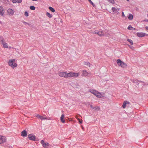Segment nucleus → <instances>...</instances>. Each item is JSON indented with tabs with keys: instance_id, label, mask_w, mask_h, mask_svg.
<instances>
[{
	"instance_id": "39448f33",
	"label": "nucleus",
	"mask_w": 148,
	"mask_h": 148,
	"mask_svg": "<svg viewBox=\"0 0 148 148\" xmlns=\"http://www.w3.org/2000/svg\"><path fill=\"white\" fill-rule=\"evenodd\" d=\"M28 138L29 139L35 141L36 137L33 134H30L28 135Z\"/></svg>"
},
{
	"instance_id": "79ce46f5",
	"label": "nucleus",
	"mask_w": 148,
	"mask_h": 148,
	"mask_svg": "<svg viewBox=\"0 0 148 148\" xmlns=\"http://www.w3.org/2000/svg\"><path fill=\"white\" fill-rule=\"evenodd\" d=\"M145 28L147 30H148V27L147 26L145 27Z\"/></svg>"
},
{
	"instance_id": "423d86ee",
	"label": "nucleus",
	"mask_w": 148,
	"mask_h": 148,
	"mask_svg": "<svg viewBox=\"0 0 148 148\" xmlns=\"http://www.w3.org/2000/svg\"><path fill=\"white\" fill-rule=\"evenodd\" d=\"M14 12V10L12 9H9L7 10L8 14L10 16H12Z\"/></svg>"
},
{
	"instance_id": "4c0bfd02",
	"label": "nucleus",
	"mask_w": 148,
	"mask_h": 148,
	"mask_svg": "<svg viewBox=\"0 0 148 148\" xmlns=\"http://www.w3.org/2000/svg\"><path fill=\"white\" fill-rule=\"evenodd\" d=\"M78 120H79V123L81 124V123H82V121L80 120L79 119H78Z\"/></svg>"
},
{
	"instance_id": "6e6552de",
	"label": "nucleus",
	"mask_w": 148,
	"mask_h": 148,
	"mask_svg": "<svg viewBox=\"0 0 148 148\" xmlns=\"http://www.w3.org/2000/svg\"><path fill=\"white\" fill-rule=\"evenodd\" d=\"M6 137L4 136H0V144L3 143L6 141Z\"/></svg>"
},
{
	"instance_id": "f3484780",
	"label": "nucleus",
	"mask_w": 148,
	"mask_h": 148,
	"mask_svg": "<svg viewBox=\"0 0 148 148\" xmlns=\"http://www.w3.org/2000/svg\"><path fill=\"white\" fill-rule=\"evenodd\" d=\"M88 73L86 71H83L82 74V76H87L88 75Z\"/></svg>"
},
{
	"instance_id": "7c9ffc66",
	"label": "nucleus",
	"mask_w": 148,
	"mask_h": 148,
	"mask_svg": "<svg viewBox=\"0 0 148 148\" xmlns=\"http://www.w3.org/2000/svg\"><path fill=\"white\" fill-rule=\"evenodd\" d=\"M109 1L110 3L113 4L114 3V0H109Z\"/></svg>"
},
{
	"instance_id": "ea45409f",
	"label": "nucleus",
	"mask_w": 148,
	"mask_h": 148,
	"mask_svg": "<svg viewBox=\"0 0 148 148\" xmlns=\"http://www.w3.org/2000/svg\"><path fill=\"white\" fill-rule=\"evenodd\" d=\"M144 21L148 22V20L146 19L144 20Z\"/></svg>"
},
{
	"instance_id": "c9c22d12",
	"label": "nucleus",
	"mask_w": 148,
	"mask_h": 148,
	"mask_svg": "<svg viewBox=\"0 0 148 148\" xmlns=\"http://www.w3.org/2000/svg\"><path fill=\"white\" fill-rule=\"evenodd\" d=\"M16 0H13L12 1V2L13 3H16Z\"/></svg>"
},
{
	"instance_id": "ddd939ff",
	"label": "nucleus",
	"mask_w": 148,
	"mask_h": 148,
	"mask_svg": "<svg viewBox=\"0 0 148 148\" xmlns=\"http://www.w3.org/2000/svg\"><path fill=\"white\" fill-rule=\"evenodd\" d=\"M130 103L129 101H125L123 102V104L122 107L123 108H125L126 107V105L127 104H130Z\"/></svg>"
},
{
	"instance_id": "f257e3e1",
	"label": "nucleus",
	"mask_w": 148,
	"mask_h": 148,
	"mask_svg": "<svg viewBox=\"0 0 148 148\" xmlns=\"http://www.w3.org/2000/svg\"><path fill=\"white\" fill-rule=\"evenodd\" d=\"M15 59H13L10 60L8 62L9 65L13 69L17 66V64L15 63Z\"/></svg>"
},
{
	"instance_id": "e433bc0d",
	"label": "nucleus",
	"mask_w": 148,
	"mask_h": 148,
	"mask_svg": "<svg viewBox=\"0 0 148 148\" xmlns=\"http://www.w3.org/2000/svg\"><path fill=\"white\" fill-rule=\"evenodd\" d=\"M98 31H95L94 32V33L95 34H98Z\"/></svg>"
},
{
	"instance_id": "49530a36",
	"label": "nucleus",
	"mask_w": 148,
	"mask_h": 148,
	"mask_svg": "<svg viewBox=\"0 0 148 148\" xmlns=\"http://www.w3.org/2000/svg\"><path fill=\"white\" fill-rule=\"evenodd\" d=\"M127 0V1H129V0Z\"/></svg>"
},
{
	"instance_id": "9b49d317",
	"label": "nucleus",
	"mask_w": 148,
	"mask_h": 148,
	"mask_svg": "<svg viewBox=\"0 0 148 148\" xmlns=\"http://www.w3.org/2000/svg\"><path fill=\"white\" fill-rule=\"evenodd\" d=\"M1 43L3 44V47L5 48H8V46L7 43L5 42H4L3 39V38L1 40Z\"/></svg>"
},
{
	"instance_id": "a18cd8bd",
	"label": "nucleus",
	"mask_w": 148,
	"mask_h": 148,
	"mask_svg": "<svg viewBox=\"0 0 148 148\" xmlns=\"http://www.w3.org/2000/svg\"><path fill=\"white\" fill-rule=\"evenodd\" d=\"M1 23V21H0V23Z\"/></svg>"
},
{
	"instance_id": "a878e982",
	"label": "nucleus",
	"mask_w": 148,
	"mask_h": 148,
	"mask_svg": "<svg viewBox=\"0 0 148 148\" xmlns=\"http://www.w3.org/2000/svg\"><path fill=\"white\" fill-rule=\"evenodd\" d=\"M40 119L41 120H43L47 119L46 117L43 116H41Z\"/></svg>"
},
{
	"instance_id": "2eb2a0df",
	"label": "nucleus",
	"mask_w": 148,
	"mask_h": 148,
	"mask_svg": "<svg viewBox=\"0 0 148 148\" xmlns=\"http://www.w3.org/2000/svg\"><path fill=\"white\" fill-rule=\"evenodd\" d=\"M27 132L26 130H23L21 132V136L23 137H25L27 136Z\"/></svg>"
},
{
	"instance_id": "37998d69",
	"label": "nucleus",
	"mask_w": 148,
	"mask_h": 148,
	"mask_svg": "<svg viewBox=\"0 0 148 148\" xmlns=\"http://www.w3.org/2000/svg\"><path fill=\"white\" fill-rule=\"evenodd\" d=\"M32 0L33 1H37L38 0Z\"/></svg>"
},
{
	"instance_id": "a211bd4d",
	"label": "nucleus",
	"mask_w": 148,
	"mask_h": 148,
	"mask_svg": "<svg viewBox=\"0 0 148 148\" xmlns=\"http://www.w3.org/2000/svg\"><path fill=\"white\" fill-rule=\"evenodd\" d=\"M98 33V35L100 36H102L105 35L104 32L102 31H99Z\"/></svg>"
},
{
	"instance_id": "1a4fd4ad",
	"label": "nucleus",
	"mask_w": 148,
	"mask_h": 148,
	"mask_svg": "<svg viewBox=\"0 0 148 148\" xmlns=\"http://www.w3.org/2000/svg\"><path fill=\"white\" fill-rule=\"evenodd\" d=\"M41 143L43 147H46L49 146V144L47 143H45L44 140H41Z\"/></svg>"
},
{
	"instance_id": "58836bf2",
	"label": "nucleus",
	"mask_w": 148,
	"mask_h": 148,
	"mask_svg": "<svg viewBox=\"0 0 148 148\" xmlns=\"http://www.w3.org/2000/svg\"><path fill=\"white\" fill-rule=\"evenodd\" d=\"M90 108H91L94 109V107H93L92 105H90Z\"/></svg>"
},
{
	"instance_id": "72a5a7b5",
	"label": "nucleus",
	"mask_w": 148,
	"mask_h": 148,
	"mask_svg": "<svg viewBox=\"0 0 148 148\" xmlns=\"http://www.w3.org/2000/svg\"><path fill=\"white\" fill-rule=\"evenodd\" d=\"M41 116L39 115L38 114H37L36 115V116L37 117L38 119H40V118Z\"/></svg>"
},
{
	"instance_id": "f704fd0d",
	"label": "nucleus",
	"mask_w": 148,
	"mask_h": 148,
	"mask_svg": "<svg viewBox=\"0 0 148 148\" xmlns=\"http://www.w3.org/2000/svg\"><path fill=\"white\" fill-rule=\"evenodd\" d=\"M125 16L124 13V12H122V17H124Z\"/></svg>"
},
{
	"instance_id": "f8f14e48",
	"label": "nucleus",
	"mask_w": 148,
	"mask_h": 148,
	"mask_svg": "<svg viewBox=\"0 0 148 148\" xmlns=\"http://www.w3.org/2000/svg\"><path fill=\"white\" fill-rule=\"evenodd\" d=\"M146 34L143 32H138L137 33V35L139 37H143Z\"/></svg>"
},
{
	"instance_id": "c03bdc74",
	"label": "nucleus",
	"mask_w": 148,
	"mask_h": 148,
	"mask_svg": "<svg viewBox=\"0 0 148 148\" xmlns=\"http://www.w3.org/2000/svg\"><path fill=\"white\" fill-rule=\"evenodd\" d=\"M51 119V118L49 117V119H49L50 120Z\"/></svg>"
},
{
	"instance_id": "412c9836",
	"label": "nucleus",
	"mask_w": 148,
	"mask_h": 148,
	"mask_svg": "<svg viewBox=\"0 0 148 148\" xmlns=\"http://www.w3.org/2000/svg\"><path fill=\"white\" fill-rule=\"evenodd\" d=\"M46 15L49 18H51L52 17V15L51 14L47 12L46 13Z\"/></svg>"
},
{
	"instance_id": "4be33fe9",
	"label": "nucleus",
	"mask_w": 148,
	"mask_h": 148,
	"mask_svg": "<svg viewBox=\"0 0 148 148\" xmlns=\"http://www.w3.org/2000/svg\"><path fill=\"white\" fill-rule=\"evenodd\" d=\"M127 40L128 42H130V44L131 45H133V41L132 40L130 39H127Z\"/></svg>"
},
{
	"instance_id": "393cba45",
	"label": "nucleus",
	"mask_w": 148,
	"mask_h": 148,
	"mask_svg": "<svg viewBox=\"0 0 148 148\" xmlns=\"http://www.w3.org/2000/svg\"><path fill=\"white\" fill-rule=\"evenodd\" d=\"M138 82H143L142 81H139L137 80H133V82L135 83H137Z\"/></svg>"
},
{
	"instance_id": "7ed1b4c3",
	"label": "nucleus",
	"mask_w": 148,
	"mask_h": 148,
	"mask_svg": "<svg viewBox=\"0 0 148 148\" xmlns=\"http://www.w3.org/2000/svg\"><path fill=\"white\" fill-rule=\"evenodd\" d=\"M116 62L119 66H121L123 68H126L127 67L126 64L120 59H118L116 61Z\"/></svg>"
},
{
	"instance_id": "f03ea898",
	"label": "nucleus",
	"mask_w": 148,
	"mask_h": 148,
	"mask_svg": "<svg viewBox=\"0 0 148 148\" xmlns=\"http://www.w3.org/2000/svg\"><path fill=\"white\" fill-rule=\"evenodd\" d=\"M78 75V73H75L71 72H70L68 73L66 72V78L70 77H76Z\"/></svg>"
},
{
	"instance_id": "4468645a",
	"label": "nucleus",
	"mask_w": 148,
	"mask_h": 148,
	"mask_svg": "<svg viewBox=\"0 0 148 148\" xmlns=\"http://www.w3.org/2000/svg\"><path fill=\"white\" fill-rule=\"evenodd\" d=\"M4 13V11L3 8L0 6V15L2 16Z\"/></svg>"
},
{
	"instance_id": "bb28decb",
	"label": "nucleus",
	"mask_w": 148,
	"mask_h": 148,
	"mask_svg": "<svg viewBox=\"0 0 148 148\" xmlns=\"http://www.w3.org/2000/svg\"><path fill=\"white\" fill-rule=\"evenodd\" d=\"M132 28H133V27L131 25H129L127 27L128 29L131 30H132Z\"/></svg>"
},
{
	"instance_id": "aec40b11",
	"label": "nucleus",
	"mask_w": 148,
	"mask_h": 148,
	"mask_svg": "<svg viewBox=\"0 0 148 148\" xmlns=\"http://www.w3.org/2000/svg\"><path fill=\"white\" fill-rule=\"evenodd\" d=\"M49 9L52 12H55V9L51 7H49Z\"/></svg>"
},
{
	"instance_id": "c85d7f7f",
	"label": "nucleus",
	"mask_w": 148,
	"mask_h": 148,
	"mask_svg": "<svg viewBox=\"0 0 148 148\" xmlns=\"http://www.w3.org/2000/svg\"><path fill=\"white\" fill-rule=\"evenodd\" d=\"M22 22L25 25H27L29 26L30 25V24H29L28 23H27L25 22L24 21H23Z\"/></svg>"
},
{
	"instance_id": "9d476101",
	"label": "nucleus",
	"mask_w": 148,
	"mask_h": 148,
	"mask_svg": "<svg viewBox=\"0 0 148 148\" xmlns=\"http://www.w3.org/2000/svg\"><path fill=\"white\" fill-rule=\"evenodd\" d=\"M66 72H62L59 73V75L60 76L66 78Z\"/></svg>"
},
{
	"instance_id": "dca6fc26",
	"label": "nucleus",
	"mask_w": 148,
	"mask_h": 148,
	"mask_svg": "<svg viewBox=\"0 0 148 148\" xmlns=\"http://www.w3.org/2000/svg\"><path fill=\"white\" fill-rule=\"evenodd\" d=\"M64 114H62L60 117V120L61 122L63 123H64L65 122V120L64 119Z\"/></svg>"
},
{
	"instance_id": "473e14b6",
	"label": "nucleus",
	"mask_w": 148,
	"mask_h": 148,
	"mask_svg": "<svg viewBox=\"0 0 148 148\" xmlns=\"http://www.w3.org/2000/svg\"><path fill=\"white\" fill-rule=\"evenodd\" d=\"M16 3H20L22 2V0H16Z\"/></svg>"
},
{
	"instance_id": "20e7f679",
	"label": "nucleus",
	"mask_w": 148,
	"mask_h": 148,
	"mask_svg": "<svg viewBox=\"0 0 148 148\" xmlns=\"http://www.w3.org/2000/svg\"><path fill=\"white\" fill-rule=\"evenodd\" d=\"M90 92L92 93L93 94L95 95L98 97H101V94L98 91L94 90H90Z\"/></svg>"
},
{
	"instance_id": "a19ab883",
	"label": "nucleus",
	"mask_w": 148,
	"mask_h": 148,
	"mask_svg": "<svg viewBox=\"0 0 148 148\" xmlns=\"http://www.w3.org/2000/svg\"><path fill=\"white\" fill-rule=\"evenodd\" d=\"M135 30V28H134L133 27V28H132V30Z\"/></svg>"
},
{
	"instance_id": "c756f323",
	"label": "nucleus",
	"mask_w": 148,
	"mask_h": 148,
	"mask_svg": "<svg viewBox=\"0 0 148 148\" xmlns=\"http://www.w3.org/2000/svg\"><path fill=\"white\" fill-rule=\"evenodd\" d=\"M100 108L99 107H94V109L97 110H99Z\"/></svg>"
},
{
	"instance_id": "5701e85b",
	"label": "nucleus",
	"mask_w": 148,
	"mask_h": 148,
	"mask_svg": "<svg viewBox=\"0 0 148 148\" xmlns=\"http://www.w3.org/2000/svg\"><path fill=\"white\" fill-rule=\"evenodd\" d=\"M30 9L32 10H34L35 9V7L34 6H31L30 7Z\"/></svg>"
},
{
	"instance_id": "2f4dec72",
	"label": "nucleus",
	"mask_w": 148,
	"mask_h": 148,
	"mask_svg": "<svg viewBox=\"0 0 148 148\" xmlns=\"http://www.w3.org/2000/svg\"><path fill=\"white\" fill-rule=\"evenodd\" d=\"M26 16H28V14L27 12L25 11L24 14Z\"/></svg>"
},
{
	"instance_id": "cd10ccee",
	"label": "nucleus",
	"mask_w": 148,
	"mask_h": 148,
	"mask_svg": "<svg viewBox=\"0 0 148 148\" xmlns=\"http://www.w3.org/2000/svg\"><path fill=\"white\" fill-rule=\"evenodd\" d=\"M85 65H87V66H90V63L89 62H85Z\"/></svg>"
},
{
	"instance_id": "6ab92c4d",
	"label": "nucleus",
	"mask_w": 148,
	"mask_h": 148,
	"mask_svg": "<svg viewBox=\"0 0 148 148\" xmlns=\"http://www.w3.org/2000/svg\"><path fill=\"white\" fill-rule=\"evenodd\" d=\"M128 18L129 20H131L133 19V15L131 14H130L129 16H128Z\"/></svg>"
},
{
	"instance_id": "b1692460",
	"label": "nucleus",
	"mask_w": 148,
	"mask_h": 148,
	"mask_svg": "<svg viewBox=\"0 0 148 148\" xmlns=\"http://www.w3.org/2000/svg\"><path fill=\"white\" fill-rule=\"evenodd\" d=\"M90 3L91 4H92V6L94 7H95V5L92 2V1H91V0H88Z\"/></svg>"
},
{
	"instance_id": "0eeeda50",
	"label": "nucleus",
	"mask_w": 148,
	"mask_h": 148,
	"mask_svg": "<svg viewBox=\"0 0 148 148\" xmlns=\"http://www.w3.org/2000/svg\"><path fill=\"white\" fill-rule=\"evenodd\" d=\"M112 10L113 12H114L116 14H118L119 13V11L120 10L119 8H116L115 7H112Z\"/></svg>"
}]
</instances>
